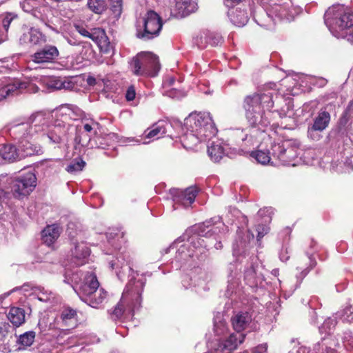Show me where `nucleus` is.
Segmentation results:
<instances>
[{"label":"nucleus","mask_w":353,"mask_h":353,"mask_svg":"<svg viewBox=\"0 0 353 353\" xmlns=\"http://www.w3.org/2000/svg\"><path fill=\"white\" fill-rule=\"evenodd\" d=\"M268 352V344L262 343L252 350V353H267Z\"/></svg>","instance_id":"nucleus-63"},{"label":"nucleus","mask_w":353,"mask_h":353,"mask_svg":"<svg viewBox=\"0 0 353 353\" xmlns=\"http://www.w3.org/2000/svg\"><path fill=\"white\" fill-rule=\"evenodd\" d=\"M85 165V162L81 158L74 159L65 168V170L70 173L74 174L81 171Z\"/></svg>","instance_id":"nucleus-43"},{"label":"nucleus","mask_w":353,"mask_h":353,"mask_svg":"<svg viewBox=\"0 0 353 353\" xmlns=\"http://www.w3.org/2000/svg\"><path fill=\"white\" fill-rule=\"evenodd\" d=\"M28 130L27 124H14L9 128V134L15 141L21 159L43 153V148L32 142L35 135L28 132Z\"/></svg>","instance_id":"nucleus-8"},{"label":"nucleus","mask_w":353,"mask_h":353,"mask_svg":"<svg viewBox=\"0 0 353 353\" xmlns=\"http://www.w3.org/2000/svg\"><path fill=\"white\" fill-rule=\"evenodd\" d=\"M26 88V83L17 79L10 80L9 82L0 84V101L7 97L18 94L21 90Z\"/></svg>","instance_id":"nucleus-30"},{"label":"nucleus","mask_w":353,"mask_h":353,"mask_svg":"<svg viewBox=\"0 0 353 353\" xmlns=\"http://www.w3.org/2000/svg\"><path fill=\"white\" fill-rule=\"evenodd\" d=\"M74 28L81 35L89 38L93 41H98L99 37H101L102 39H107L104 30L101 28L94 29V32H90L84 27L79 24H74Z\"/></svg>","instance_id":"nucleus-38"},{"label":"nucleus","mask_w":353,"mask_h":353,"mask_svg":"<svg viewBox=\"0 0 353 353\" xmlns=\"http://www.w3.org/2000/svg\"><path fill=\"white\" fill-rule=\"evenodd\" d=\"M184 128L182 141L190 147L210 141L218 132L209 112H192L185 119Z\"/></svg>","instance_id":"nucleus-4"},{"label":"nucleus","mask_w":353,"mask_h":353,"mask_svg":"<svg viewBox=\"0 0 353 353\" xmlns=\"http://www.w3.org/2000/svg\"><path fill=\"white\" fill-rule=\"evenodd\" d=\"M175 82V79L174 77H169L167 79L164 80L163 82V86L164 89H168L170 86H172Z\"/></svg>","instance_id":"nucleus-64"},{"label":"nucleus","mask_w":353,"mask_h":353,"mask_svg":"<svg viewBox=\"0 0 353 353\" xmlns=\"http://www.w3.org/2000/svg\"><path fill=\"white\" fill-rule=\"evenodd\" d=\"M246 334L244 333H232L227 338L219 340L214 344L215 352L214 353H231L241 344Z\"/></svg>","instance_id":"nucleus-22"},{"label":"nucleus","mask_w":353,"mask_h":353,"mask_svg":"<svg viewBox=\"0 0 353 353\" xmlns=\"http://www.w3.org/2000/svg\"><path fill=\"white\" fill-rule=\"evenodd\" d=\"M163 26L160 15L152 10L137 16L134 27L135 36L144 41H148L159 36Z\"/></svg>","instance_id":"nucleus-9"},{"label":"nucleus","mask_w":353,"mask_h":353,"mask_svg":"<svg viewBox=\"0 0 353 353\" xmlns=\"http://www.w3.org/2000/svg\"><path fill=\"white\" fill-rule=\"evenodd\" d=\"M52 10L50 7L45 2L44 0H39V5L34 12V17L39 19L45 24L48 21Z\"/></svg>","instance_id":"nucleus-39"},{"label":"nucleus","mask_w":353,"mask_h":353,"mask_svg":"<svg viewBox=\"0 0 353 353\" xmlns=\"http://www.w3.org/2000/svg\"><path fill=\"white\" fill-rule=\"evenodd\" d=\"M324 21L334 37L353 43V11L350 8L333 5L325 12Z\"/></svg>","instance_id":"nucleus-6"},{"label":"nucleus","mask_w":353,"mask_h":353,"mask_svg":"<svg viewBox=\"0 0 353 353\" xmlns=\"http://www.w3.org/2000/svg\"><path fill=\"white\" fill-rule=\"evenodd\" d=\"M263 270V268L257 263V260L253 259L244 270L245 283L252 288L263 287L265 281Z\"/></svg>","instance_id":"nucleus-21"},{"label":"nucleus","mask_w":353,"mask_h":353,"mask_svg":"<svg viewBox=\"0 0 353 353\" xmlns=\"http://www.w3.org/2000/svg\"><path fill=\"white\" fill-rule=\"evenodd\" d=\"M172 128V124L168 121H159L156 123L153 124L150 128H148L144 132L145 139H149L148 141H143V143L146 144L150 143L151 141L157 140L165 134L169 137H172L171 129Z\"/></svg>","instance_id":"nucleus-23"},{"label":"nucleus","mask_w":353,"mask_h":353,"mask_svg":"<svg viewBox=\"0 0 353 353\" xmlns=\"http://www.w3.org/2000/svg\"><path fill=\"white\" fill-rule=\"evenodd\" d=\"M243 0H223L224 5L227 7L229 10H233V8L239 5Z\"/></svg>","instance_id":"nucleus-61"},{"label":"nucleus","mask_w":353,"mask_h":353,"mask_svg":"<svg viewBox=\"0 0 353 353\" xmlns=\"http://www.w3.org/2000/svg\"><path fill=\"white\" fill-rule=\"evenodd\" d=\"M228 16L230 21L238 27L244 26L248 21V14L244 10H228Z\"/></svg>","instance_id":"nucleus-37"},{"label":"nucleus","mask_w":353,"mask_h":353,"mask_svg":"<svg viewBox=\"0 0 353 353\" xmlns=\"http://www.w3.org/2000/svg\"><path fill=\"white\" fill-rule=\"evenodd\" d=\"M114 134H105L104 136L95 135L90 137L89 134L80 135L75 139V149L81 147L88 148H98L105 150L107 147L113 146L112 138Z\"/></svg>","instance_id":"nucleus-16"},{"label":"nucleus","mask_w":353,"mask_h":353,"mask_svg":"<svg viewBox=\"0 0 353 353\" xmlns=\"http://www.w3.org/2000/svg\"><path fill=\"white\" fill-rule=\"evenodd\" d=\"M165 94L172 98H178L181 96V92L176 88L166 89Z\"/></svg>","instance_id":"nucleus-59"},{"label":"nucleus","mask_w":353,"mask_h":353,"mask_svg":"<svg viewBox=\"0 0 353 353\" xmlns=\"http://www.w3.org/2000/svg\"><path fill=\"white\" fill-rule=\"evenodd\" d=\"M306 254L310 261V265L309 267L303 270L300 273V275H296V278L298 280H300V282L303 279L304 277L306 276L309 272L316 265V261L315 259L312 258V253L307 251Z\"/></svg>","instance_id":"nucleus-49"},{"label":"nucleus","mask_w":353,"mask_h":353,"mask_svg":"<svg viewBox=\"0 0 353 353\" xmlns=\"http://www.w3.org/2000/svg\"><path fill=\"white\" fill-rule=\"evenodd\" d=\"M0 157L5 161L13 162L21 160L17 145L4 144L0 148Z\"/></svg>","instance_id":"nucleus-34"},{"label":"nucleus","mask_w":353,"mask_h":353,"mask_svg":"<svg viewBox=\"0 0 353 353\" xmlns=\"http://www.w3.org/2000/svg\"><path fill=\"white\" fill-rule=\"evenodd\" d=\"M136 92L133 85L130 86L125 93V99L128 101H131L134 99Z\"/></svg>","instance_id":"nucleus-60"},{"label":"nucleus","mask_w":353,"mask_h":353,"mask_svg":"<svg viewBox=\"0 0 353 353\" xmlns=\"http://www.w3.org/2000/svg\"><path fill=\"white\" fill-rule=\"evenodd\" d=\"M60 228L56 224L46 226L41 232L43 243L48 246L53 245L60 236Z\"/></svg>","instance_id":"nucleus-32"},{"label":"nucleus","mask_w":353,"mask_h":353,"mask_svg":"<svg viewBox=\"0 0 353 353\" xmlns=\"http://www.w3.org/2000/svg\"><path fill=\"white\" fill-rule=\"evenodd\" d=\"M273 214V209L272 208H265L260 209L257 213L258 223L256 225V231L257 232V241H260L265 234L269 232V223L272 221V215Z\"/></svg>","instance_id":"nucleus-25"},{"label":"nucleus","mask_w":353,"mask_h":353,"mask_svg":"<svg viewBox=\"0 0 353 353\" xmlns=\"http://www.w3.org/2000/svg\"><path fill=\"white\" fill-rule=\"evenodd\" d=\"M10 176L6 173L0 174V202L8 200L11 194L7 189L10 188Z\"/></svg>","instance_id":"nucleus-41"},{"label":"nucleus","mask_w":353,"mask_h":353,"mask_svg":"<svg viewBox=\"0 0 353 353\" xmlns=\"http://www.w3.org/2000/svg\"><path fill=\"white\" fill-rule=\"evenodd\" d=\"M194 43L200 49L205 48L208 44V34L206 31L199 34L194 39Z\"/></svg>","instance_id":"nucleus-51"},{"label":"nucleus","mask_w":353,"mask_h":353,"mask_svg":"<svg viewBox=\"0 0 353 353\" xmlns=\"http://www.w3.org/2000/svg\"><path fill=\"white\" fill-rule=\"evenodd\" d=\"M20 5L24 12H30L34 16V10L39 5V0H24Z\"/></svg>","instance_id":"nucleus-46"},{"label":"nucleus","mask_w":353,"mask_h":353,"mask_svg":"<svg viewBox=\"0 0 353 353\" xmlns=\"http://www.w3.org/2000/svg\"><path fill=\"white\" fill-rule=\"evenodd\" d=\"M336 316L328 317L326 319L322 324L321 327H319L320 332H324L325 334H330L336 325Z\"/></svg>","instance_id":"nucleus-45"},{"label":"nucleus","mask_w":353,"mask_h":353,"mask_svg":"<svg viewBox=\"0 0 353 353\" xmlns=\"http://www.w3.org/2000/svg\"><path fill=\"white\" fill-rule=\"evenodd\" d=\"M231 322L234 330L238 333L250 328L253 329L252 316L249 312H238L231 318Z\"/></svg>","instance_id":"nucleus-28"},{"label":"nucleus","mask_w":353,"mask_h":353,"mask_svg":"<svg viewBox=\"0 0 353 353\" xmlns=\"http://www.w3.org/2000/svg\"><path fill=\"white\" fill-rule=\"evenodd\" d=\"M175 6L181 16H188L197 10V3L192 0H175Z\"/></svg>","instance_id":"nucleus-36"},{"label":"nucleus","mask_w":353,"mask_h":353,"mask_svg":"<svg viewBox=\"0 0 353 353\" xmlns=\"http://www.w3.org/2000/svg\"><path fill=\"white\" fill-rule=\"evenodd\" d=\"M79 128L77 134H89L90 137H93L92 136L96 135V128L95 127L98 125L97 123L94 122L93 120H82L79 123H77Z\"/></svg>","instance_id":"nucleus-40"},{"label":"nucleus","mask_w":353,"mask_h":353,"mask_svg":"<svg viewBox=\"0 0 353 353\" xmlns=\"http://www.w3.org/2000/svg\"><path fill=\"white\" fill-rule=\"evenodd\" d=\"M13 58L5 57L0 59V73H6L14 68Z\"/></svg>","instance_id":"nucleus-48"},{"label":"nucleus","mask_w":353,"mask_h":353,"mask_svg":"<svg viewBox=\"0 0 353 353\" xmlns=\"http://www.w3.org/2000/svg\"><path fill=\"white\" fill-rule=\"evenodd\" d=\"M75 225L70 223L68 225L67 233L71 241L72 263L77 266H80L87 262L90 254V250L83 240L81 232L74 230Z\"/></svg>","instance_id":"nucleus-12"},{"label":"nucleus","mask_w":353,"mask_h":353,"mask_svg":"<svg viewBox=\"0 0 353 353\" xmlns=\"http://www.w3.org/2000/svg\"><path fill=\"white\" fill-rule=\"evenodd\" d=\"M72 288L80 299L92 307L97 308L107 297V292L99 288L94 272L77 271L71 276Z\"/></svg>","instance_id":"nucleus-5"},{"label":"nucleus","mask_w":353,"mask_h":353,"mask_svg":"<svg viewBox=\"0 0 353 353\" xmlns=\"http://www.w3.org/2000/svg\"><path fill=\"white\" fill-rule=\"evenodd\" d=\"M110 9L114 14V17L118 19L122 12V0H110Z\"/></svg>","instance_id":"nucleus-53"},{"label":"nucleus","mask_w":353,"mask_h":353,"mask_svg":"<svg viewBox=\"0 0 353 353\" xmlns=\"http://www.w3.org/2000/svg\"><path fill=\"white\" fill-rule=\"evenodd\" d=\"M50 117L49 114L39 112L32 114L29 121L20 123L19 124H27L29 126L28 132L36 135L39 132L46 131L50 127Z\"/></svg>","instance_id":"nucleus-24"},{"label":"nucleus","mask_w":353,"mask_h":353,"mask_svg":"<svg viewBox=\"0 0 353 353\" xmlns=\"http://www.w3.org/2000/svg\"><path fill=\"white\" fill-rule=\"evenodd\" d=\"M96 42L99 44L101 50L103 51L104 53H110L112 50V46L108 41V37L105 39H102L101 37H99L98 41Z\"/></svg>","instance_id":"nucleus-56"},{"label":"nucleus","mask_w":353,"mask_h":353,"mask_svg":"<svg viewBox=\"0 0 353 353\" xmlns=\"http://www.w3.org/2000/svg\"><path fill=\"white\" fill-rule=\"evenodd\" d=\"M79 324L77 312L70 306H63L54 321V327L60 330V334L68 335Z\"/></svg>","instance_id":"nucleus-15"},{"label":"nucleus","mask_w":353,"mask_h":353,"mask_svg":"<svg viewBox=\"0 0 353 353\" xmlns=\"http://www.w3.org/2000/svg\"><path fill=\"white\" fill-rule=\"evenodd\" d=\"M11 194L15 199H21L34 191L37 184V178L33 172H27L16 177L10 176Z\"/></svg>","instance_id":"nucleus-13"},{"label":"nucleus","mask_w":353,"mask_h":353,"mask_svg":"<svg viewBox=\"0 0 353 353\" xmlns=\"http://www.w3.org/2000/svg\"><path fill=\"white\" fill-rule=\"evenodd\" d=\"M226 224H235L237 228L236 239L232 245L233 255L235 256L245 254L254 235L248 230L244 233V226L248 224V218L236 208L230 207L224 219L220 216L212 218L205 222L188 228L185 232L176 239L168 248L163 250L165 254L175 250L174 258L172 261V268L176 270L194 261L204 260L210 244L205 243L203 237H210L223 232L228 228Z\"/></svg>","instance_id":"nucleus-1"},{"label":"nucleus","mask_w":353,"mask_h":353,"mask_svg":"<svg viewBox=\"0 0 353 353\" xmlns=\"http://www.w3.org/2000/svg\"><path fill=\"white\" fill-rule=\"evenodd\" d=\"M62 36L65 41L72 46H79L84 43L74 32H65L62 34Z\"/></svg>","instance_id":"nucleus-47"},{"label":"nucleus","mask_w":353,"mask_h":353,"mask_svg":"<svg viewBox=\"0 0 353 353\" xmlns=\"http://www.w3.org/2000/svg\"><path fill=\"white\" fill-rule=\"evenodd\" d=\"M133 73L137 76L155 77L160 70L159 58L150 52L138 54L130 62Z\"/></svg>","instance_id":"nucleus-11"},{"label":"nucleus","mask_w":353,"mask_h":353,"mask_svg":"<svg viewBox=\"0 0 353 353\" xmlns=\"http://www.w3.org/2000/svg\"><path fill=\"white\" fill-rule=\"evenodd\" d=\"M228 144L223 143L222 140L213 141L208 145V154L211 160L219 162L224 155L228 154Z\"/></svg>","instance_id":"nucleus-31"},{"label":"nucleus","mask_w":353,"mask_h":353,"mask_svg":"<svg viewBox=\"0 0 353 353\" xmlns=\"http://www.w3.org/2000/svg\"><path fill=\"white\" fill-rule=\"evenodd\" d=\"M78 129L77 124L58 117L51 128L48 130L46 136L52 143L68 145L70 141H73L75 145L76 137L81 135L77 134Z\"/></svg>","instance_id":"nucleus-10"},{"label":"nucleus","mask_w":353,"mask_h":353,"mask_svg":"<svg viewBox=\"0 0 353 353\" xmlns=\"http://www.w3.org/2000/svg\"><path fill=\"white\" fill-rule=\"evenodd\" d=\"M206 32L208 34V44L212 46H216L223 42V38L220 34L208 30H206Z\"/></svg>","instance_id":"nucleus-52"},{"label":"nucleus","mask_w":353,"mask_h":353,"mask_svg":"<svg viewBox=\"0 0 353 353\" xmlns=\"http://www.w3.org/2000/svg\"><path fill=\"white\" fill-rule=\"evenodd\" d=\"M60 161L59 159H44L40 162L41 166L45 168H52L55 163Z\"/></svg>","instance_id":"nucleus-62"},{"label":"nucleus","mask_w":353,"mask_h":353,"mask_svg":"<svg viewBox=\"0 0 353 353\" xmlns=\"http://www.w3.org/2000/svg\"><path fill=\"white\" fill-rule=\"evenodd\" d=\"M17 18V14L13 12H6L2 15H0V24L3 30L6 32L8 34L9 27L11 23Z\"/></svg>","instance_id":"nucleus-44"},{"label":"nucleus","mask_w":353,"mask_h":353,"mask_svg":"<svg viewBox=\"0 0 353 353\" xmlns=\"http://www.w3.org/2000/svg\"><path fill=\"white\" fill-rule=\"evenodd\" d=\"M214 331L217 336L225 334L228 331L226 323L223 321H214Z\"/></svg>","instance_id":"nucleus-55"},{"label":"nucleus","mask_w":353,"mask_h":353,"mask_svg":"<svg viewBox=\"0 0 353 353\" xmlns=\"http://www.w3.org/2000/svg\"><path fill=\"white\" fill-rule=\"evenodd\" d=\"M299 142L296 140L287 139L278 143H274L271 146V152L258 150L256 152L252 151L250 156L256 159V161L262 164L266 165L271 161L272 157L278 160L281 164L284 165H295L293 163L294 160L299 155Z\"/></svg>","instance_id":"nucleus-7"},{"label":"nucleus","mask_w":353,"mask_h":353,"mask_svg":"<svg viewBox=\"0 0 353 353\" xmlns=\"http://www.w3.org/2000/svg\"><path fill=\"white\" fill-rule=\"evenodd\" d=\"M36 333L34 331H28L20 334L17 337V343L19 346H22L23 349L30 347L35 339Z\"/></svg>","instance_id":"nucleus-42"},{"label":"nucleus","mask_w":353,"mask_h":353,"mask_svg":"<svg viewBox=\"0 0 353 353\" xmlns=\"http://www.w3.org/2000/svg\"><path fill=\"white\" fill-rule=\"evenodd\" d=\"M282 117L291 108L290 101L278 94L274 90L254 93L245 97L243 108L249 124L245 128H232L230 130L231 141L238 147L239 154L249 153L258 148L266 136L265 129L270 124L272 109Z\"/></svg>","instance_id":"nucleus-2"},{"label":"nucleus","mask_w":353,"mask_h":353,"mask_svg":"<svg viewBox=\"0 0 353 353\" xmlns=\"http://www.w3.org/2000/svg\"><path fill=\"white\" fill-rule=\"evenodd\" d=\"M343 340L345 346H349L351 348H353V336L350 332L344 333Z\"/></svg>","instance_id":"nucleus-58"},{"label":"nucleus","mask_w":353,"mask_h":353,"mask_svg":"<svg viewBox=\"0 0 353 353\" xmlns=\"http://www.w3.org/2000/svg\"><path fill=\"white\" fill-rule=\"evenodd\" d=\"M19 41L23 45L39 46L46 42V37L39 30L31 28L21 36Z\"/></svg>","instance_id":"nucleus-29"},{"label":"nucleus","mask_w":353,"mask_h":353,"mask_svg":"<svg viewBox=\"0 0 353 353\" xmlns=\"http://www.w3.org/2000/svg\"><path fill=\"white\" fill-rule=\"evenodd\" d=\"M84 112L73 104L62 105L59 110V117L71 123H79L83 119Z\"/></svg>","instance_id":"nucleus-27"},{"label":"nucleus","mask_w":353,"mask_h":353,"mask_svg":"<svg viewBox=\"0 0 353 353\" xmlns=\"http://www.w3.org/2000/svg\"><path fill=\"white\" fill-rule=\"evenodd\" d=\"M286 15L287 11L283 6L280 4H274L264 10L261 17L256 19V21L259 26L272 30L275 24L285 18Z\"/></svg>","instance_id":"nucleus-18"},{"label":"nucleus","mask_w":353,"mask_h":353,"mask_svg":"<svg viewBox=\"0 0 353 353\" xmlns=\"http://www.w3.org/2000/svg\"><path fill=\"white\" fill-rule=\"evenodd\" d=\"M35 289L39 291V294L37 295L38 299L43 302H47L50 301L51 296V292L46 290L43 287L37 286Z\"/></svg>","instance_id":"nucleus-54"},{"label":"nucleus","mask_w":353,"mask_h":353,"mask_svg":"<svg viewBox=\"0 0 353 353\" xmlns=\"http://www.w3.org/2000/svg\"><path fill=\"white\" fill-rule=\"evenodd\" d=\"M48 87L54 90H71L75 87V83L70 77H53L48 83Z\"/></svg>","instance_id":"nucleus-33"},{"label":"nucleus","mask_w":353,"mask_h":353,"mask_svg":"<svg viewBox=\"0 0 353 353\" xmlns=\"http://www.w3.org/2000/svg\"><path fill=\"white\" fill-rule=\"evenodd\" d=\"M212 279L211 273L196 267L189 274L183 276L181 283L185 289L194 288L196 292H201L210 289L209 283Z\"/></svg>","instance_id":"nucleus-14"},{"label":"nucleus","mask_w":353,"mask_h":353,"mask_svg":"<svg viewBox=\"0 0 353 353\" xmlns=\"http://www.w3.org/2000/svg\"><path fill=\"white\" fill-rule=\"evenodd\" d=\"M331 120L330 114L321 110L307 126V138L313 141H319L323 138L324 130L328 127Z\"/></svg>","instance_id":"nucleus-17"},{"label":"nucleus","mask_w":353,"mask_h":353,"mask_svg":"<svg viewBox=\"0 0 353 353\" xmlns=\"http://www.w3.org/2000/svg\"><path fill=\"white\" fill-rule=\"evenodd\" d=\"M227 288L225 295L228 299L236 301L242 294L241 275L236 263H230L228 268Z\"/></svg>","instance_id":"nucleus-20"},{"label":"nucleus","mask_w":353,"mask_h":353,"mask_svg":"<svg viewBox=\"0 0 353 353\" xmlns=\"http://www.w3.org/2000/svg\"><path fill=\"white\" fill-rule=\"evenodd\" d=\"M336 315L343 322H350L353 320V308L351 306L346 307L342 311L338 312Z\"/></svg>","instance_id":"nucleus-50"},{"label":"nucleus","mask_w":353,"mask_h":353,"mask_svg":"<svg viewBox=\"0 0 353 353\" xmlns=\"http://www.w3.org/2000/svg\"><path fill=\"white\" fill-rule=\"evenodd\" d=\"M59 56L60 53L57 46L47 44L30 56V61L41 68H47L49 65L56 63Z\"/></svg>","instance_id":"nucleus-19"},{"label":"nucleus","mask_w":353,"mask_h":353,"mask_svg":"<svg viewBox=\"0 0 353 353\" xmlns=\"http://www.w3.org/2000/svg\"><path fill=\"white\" fill-rule=\"evenodd\" d=\"M7 317L13 326L18 327L25 323V310L21 307H12L10 309Z\"/></svg>","instance_id":"nucleus-35"},{"label":"nucleus","mask_w":353,"mask_h":353,"mask_svg":"<svg viewBox=\"0 0 353 353\" xmlns=\"http://www.w3.org/2000/svg\"><path fill=\"white\" fill-rule=\"evenodd\" d=\"M88 6L91 10L97 14L101 13L103 10L99 0H88Z\"/></svg>","instance_id":"nucleus-57"},{"label":"nucleus","mask_w":353,"mask_h":353,"mask_svg":"<svg viewBox=\"0 0 353 353\" xmlns=\"http://www.w3.org/2000/svg\"><path fill=\"white\" fill-rule=\"evenodd\" d=\"M175 194L173 195L174 201V210L178 208L177 205H181L184 208L190 207L194 201L196 196L197 194V190L196 188L190 187L182 190H174Z\"/></svg>","instance_id":"nucleus-26"},{"label":"nucleus","mask_w":353,"mask_h":353,"mask_svg":"<svg viewBox=\"0 0 353 353\" xmlns=\"http://www.w3.org/2000/svg\"><path fill=\"white\" fill-rule=\"evenodd\" d=\"M132 257L129 251L120 252L114 260L109 262V267L115 272L117 278L122 281L128 273V282L120 301L110 313V318L119 320L123 316H132L141 307L142 292L146 282L143 274L139 275L132 269Z\"/></svg>","instance_id":"nucleus-3"}]
</instances>
